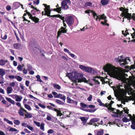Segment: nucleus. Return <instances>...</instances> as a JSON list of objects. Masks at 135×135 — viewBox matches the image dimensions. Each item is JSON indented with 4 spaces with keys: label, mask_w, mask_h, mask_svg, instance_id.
I'll use <instances>...</instances> for the list:
<instances>
[{
    "label": "nucleus",
    "mask_w": 135,
    "mask_h": 135,
    "mask_svg": "<svg viewBox=\"0 0 135 135\" xmlns=\"http://www.w3.org/2000/svg\"><path fill=\"white\" fill-rule=\"evenodd\" d=\"M103 69L111 77L119 80L122 79V75L120 71L111 65L107 64L103 67Z\"/></svg>",
    "instance_id": "1"
},
{
    "label": "nucleus",
    "mask_w": 135,
    "mask_h": 135,
    "mask_svg": "<svg viewBox=\"0 0 135 135\" xmlns=\"http://www.w3.org/2000/svg\"><path fill=\"white\" fill-rule=\"evenodd\" d=\"M67 76L76 85L77 82H84L89 84L90 85L93 86V84L89 83V80H87L83 76L82 74H79L77 71H75L72 73L68 74Z\"/></svg>",
    "instance_id": "2"
},
{
    "label": "nucleus",
    "mask_w": 135,
    "mask_h": 135,
    "mask_svg": "<svg viewBox=\"0 0 135 135\" xmlns=\"http://www.w3.org/2000/svg\"><path fill=\"white\" fill-rule=\"evenodd\" d=\"M122 56H122L118 57V58H115L114 60L116 62H119L120 66L122 67H123L125 65L128 64V62H130V60L129 57H126L123 59Z\"/></svg>",
    "instance_id": "3"
},
{
    "label": "nucleus",
    "mask_w": 135,
    "mask_h": 135,
    "mask_svg": "<svg viewBox=\"0 0 135 135\" xmlns=\"http://www.w3.org/2000/svg\"><path fill=\"white\" fill-rule=\"evenodd\" d=\"M129 117L130 119H128L127 118L124 117L122 119V121L125 122H129V121L131 120L132 124L131 126V128L134 129H135V115L133 114V116L130 114H128Z\"/></svg>",
    "instance_id": "4"
},
{
    "label": "nucleus",
    "mask_w": 135,
    "mask_h": 135,
    "mask_svg": "<svg viewBox=\"0 0 135 135\" xmlns=\"http://www.w3.org/2000/svg\"><path fill=\"white\" fill-rule=\"evenodd\" d=\"M43 5L44 6L45 8L44 9L45 13H44V12L42 11V15H47L48 17H57V15H50V14L51 13V10L50 9V7L49 6H47L46 4H44Z\"/></svg>",
    "instance_id": "5"
},
{
    "label": "nucleus",
    "mask_w": 135,
    "mask_h": 135,
    "mask_svg": "<svg viewBox=\"0 0 135 135\" xmlns=\"http://www.w3.org/2000/svg\"><path fill=\"white\" fill-rule=\"evenodd\" d=\"M79 68L83 71L87 72L94 73V70L90 67L86 66L83 65H79Z\"/></svg>",
    "instance_id": "6"
},
{
    "label": "nucleus",
    "mask_w": 135,
    "mask_h": 135,
    "mask_svg": "<svg viewBox=\"0 0 135 135\" xmlns=\"http://www.w3.org/2000/svg\"><path fill=\"white\" fill-rule=\"evenodd\" d=\"M91 12L92 13V15L94 19H96L97 21L99 20L100 21V19H105L106 18V16L104 14L101 15L97 16V13L93 11H91Z\"/></svg>",
    "instance_id": "7"
},
{
    "label": "nucleus",
    "mask_w": 135,
    "mask_h": 135,
    "mask_svg": "<svg viewBox=\"0 0 135 135\" xmlns=\"http://www.w3.org/2000/svg\"><path fill=\"white\" fill-rule=\"evenodd\" d=\"M65 20L66 23L69 26H72L74 23V18L71 16H67Z\"/></svg>",
    "instance_id": "8"
},
{
    "label": "nucleus",
    "mask_w": 135,
    "mask_h": 135,
    "mask_svg": "<svg viewBox=\"0 0 135 135\" xmlns=\"http://www.w3.org/2000/svg\"><path fill=\"white\" fill-rule=\"evenodd\" d=\"M67 103H72L75 105H76L77 104L78 102L77 101H75L71 99L69 97H67Z\"/></svg>",
    "instance_id": "9"
},
{
    "label": "nucleus",
    "mask_w": 135,
    "mask_h": 135,
    "mask_svg": "<svg viewBox=\"0 0 135 135\" xmlns=\"http://www.w3.org/2000/svg\"><path fill=\"white\" fill-rule=\"evenodd\" d=\"M60 29L61 30H59L57 32V37L59 36L62 33H65L66 32V30H65V28L62 27Z\"/></svg>",
    "instance_id": "10"
},
{
    "label": "nucleus",
    "mask_w": 135,
    "mask_h": 135,
    "mask_svg": "<svg viewBox=\"0 0 135 135\" xmlns=\"http://www.w3.org/2000/svg\"><path fill=\"white\" fill-rule=\"evenodd\" d=\"M27 111L23 108H20L19 110L18 113L22 117L24 116L25 113Z\"/></svg>",
    "instance_id": "11"
},
{
    "label": "nucleus",
    "mask_w": 135,
    "mask_h": 135,
    "mask_svg": "<svg viewBox=\"0 0 135 135\" xmlns=\"http://www.w3.org/2000/svg\"><path fill=\"white\" fill-rule=\"evenodd\" d=\"M123 16H124L125 18H127L128 20H130L132 17L131 14L128 12H123L122 13Z\"/></svg>",
    "instance_id": "12"
},
{
    "label": "nucleus",
    "mask_w": 135,
    "mask_h": 135,
    "mask_svg": "<svg viewBox=\"0 0 135 135\" xmlns=\"http://www.w3.org/2000/svg\"><path fill=\"white\" fill-rule=\"evenodd\" d=\"M61 7L64 9V10H66L69 8V6L65 2L63 1L61 3Z\"/></svg>",
    "instance_id": "13"
},
{
    "label": "nucleus",
    "mask_w": 135,
    "mask_h": 135,
    "mask_svg": "<svg viewBox=\"0 0 135 135\" xmlns=\"http://www.w3.org/2000/svg\"><path fill=\"white\" fill-rule=\"evenodd\" d=\"M110 112H112L113 113H114L115 114L118 115L120 113V110H119L116 109L112 108V109H110L109 110Z\"/></svg>",
    "instance_id": "14"
},
{
    "label": "nucleus",
    "mask_w": 135,
    "mask_h": 135,
    "mask_svg": "<svg viewBox=\"0 0 135 135\" xmlns=\"http://www.w3.org/2000/svg\"><path fill=\"white\" fill-rule=\"evenodd\" d=\"M123 110H122L121 111H120V113H119V114L118 115H122V114L124 113V112L125 113H126L127 114H128L129 113V110L127 109V108L126 107L124 108H123Z\"/></svg>",
    "instance_id": "15"
},
{
    "label": "nucleus",
    "mask_w": 135,
    "mask_h": 135,
    "mask_svg": "<svg viewBox=\"0 0 135 135\" xmlns=\"http://www.w3.org/2000/svg\"><path fill=\"white\" fill-rule=\"evenodd\" d=\"M57 96V98H60L64 101H65L66 99V97L64 95L59 93L58 94Z\"/></svg>",
    "instance_id": "16"
},
{
    "label": "nucleus",
    "mask_w": 135,
    "mask_h": 135,
    "mask_svg": "<svg viewBox=\"0 0 135 135\" xmlns=\"http://www.w3.org/2000/svg\"><path fill=\"white\" fill-rule=\"evenodd\" d=\"M6 74L5 70L2 69H0V75L1 76V78L2 80H3V76Z\"/></svg>",
    "instance_id": "17"
},
{
    "label": "nucleus",
    "mask_w": 135,
    "mask_h": 135,
    "mask_svg": "<svg viewBox=\"0 0 135 135\" xmlns=\"http://www.w3.org/2000/svg\"><path fill=\"white\" fill-rule=\"evenodd\" d=\"M109 1V0H101L100 3L103 6L107 5Z\"/></svg>",
    "instance_id": "18"
},
{
    "label": "nucleus",
    "mask_w": 135,
    "mask_h": 135,
    "mask_svg": "<svg viewBox=\"0 0 135 135\" xmlns=\"http://www.w3.org/2000/svg\"><path fill=\"white\" fill-rule=\"evenodd\" d=\"M80 119L83 122V123L84 125H85L87 122V119H86L85 117H80Z\"/></svg>",
    "instance_id": "19"
},
{
    "label": "nucleus",
    "mask_w": 135,
    "mask_h": 135,
    "mask_svg": "<svg viewBox=\"0 0 135 135\" xmlns=\"http://www.w3.org/2000/svg\"><path fill=\"white\" fill-rule=\"evenodd\" d=\"M20 4L18 2H16L14 3L13 4V6L15 9L19 7L20 5Z\"/></svg>",
    "instance_id": "20"
},
{
    "label": "nucleus",
    "mask_w": 135,
    "mask_h": 135,
    "mask_svg": "<svg viewBox=\"0 0 135 135\" xmlns=\"http://www.w3.org/2000/svg\"><path fill=\"white\" fill-rule=\"evenodd\" d=\"M6 98L7 100L10 103L13 105H14L15 104V101L11 98L7 97H6Z\"/></svg>",
    "instance_id": "21"
},
{
    "label": "nucleus",
    "mask_w": 135,
    "mask_h": 135,
    "mask_svg": "<svg viewBox=\"0 0 135 135\" xmlns=\"http://www.w3.org/2000/svg\"><path fill=\"white\" fill-rule=\"evenodd\" d=\"M7 62H8V61L7 60H5L3 59L1 60H0V65L3 66Z\"/></svg>",
    "instance_id": "22"
},
{
    "label": "nucleus",
    "mask_w": 135,
    "mask_h": 135,
    "mask_svg": "<svg viewBox=\"0 0 135 135\" xmlns=\"http://www.w3.org/2000/svg\"><path fill=\"white\" fill-rule=\"evenodd\" d=\"M13 90L12 88L11 87L9 86L7 88V93L8 94L11 93Z\"/></svg>",
    "instance_id": "23"
},
{
    "label": "nucleus",
    "mask_w": 135,
    "mask_h": 135,
    "mask_svg": "<svg viewBox=\"0 0 135 135\" xmlns=\"http://www.w3.org/2000/svg\"><path fill=\"white\" fill-rule=\"evenodd\" d=\"M22 98L23 97L22 96H19L17 95L15 100L16 102H20L21 101Z\"/></svg>",
    "instance_id": "24"
},
{
    "label": "nucleus",
    "mask_w": 135,
    "mask_h": 135,
    "mask_svg": "<svg viewBox=\"0 0 135 135\" xmlns=\"http://www.w3.org/2000/svg\"><path fill=\"white\" fill-rule=\"evenodd\" d=\"M99 120L98 118H96L91 119L90 121V123L91 124L94 123L95 122H98Z\"/></svg>",
    "instance_id": "25"
},
{
    "label": "nucleus",
    "mask_w": 135,
    "mask_h": 135,
    "mask_svg": "<svg viewBox=\"0 0 135 135\" xmlns=\"http://www.w3.org/2000/svg\"><path fill=\"white\" fill-rule=\"evenodd\" d=\"M80 106H81V109L83 110H84V109L86 108H88V105L85 104L83 103H80Z\"/></svg>",
    "instance_id": "26"
},
{
    "label": "nucleus",
    "mask_w": 135,
    "mask_h": 135,
    "mask_svg": "<svg viewBox=\"0 0 135 135\" xmlns=\"http://www.w3.org/2000/svg\"><path fill=\"white\" fill-rule=\"evenodd\" d=\"M21 46V45L20 43L15 44L13 45V46L15 48L17 49H19Z\"/></svg>",
    "instance_id": "27"
},
{
    "label": "nucleus",
    "mask_w": 135,
    "mask_h": 135,
    "mask_svg": "<svg viewBox=\"0 0 135 135\" xmlns=\"http://www.w3.org/2000/svg\"><path fill=\"white\" fill-rule=\"evenodd\" d=\"M26 114H25L26 117L27 118H31L32 117V115L31 114L28 113L26 111Z\"/></svg>",
    "instance_id": "28"
},
{
    "label": "nucleus",
    "mask_w": 135,
    "mask_h": 135,
    "mask_svg": "<svg viewBox=\"0 0 135 135\" xmlns=\"http://www.w3.org/2000/svg\"><path fill=\"white\" fill-rule=\"evenodd\" d=\"M103 130L102 129H100L97 133V135H103Z\"/></svg>",
    "instance_id": "29"
},
{
    "label": "nucleus",
    "mask_w": 135,
    "mask_h": 135,
    "mask_svg": "<svg viewBox=\"0 0 135 135\" xmlns=\"http://www.w3.org/2000/svg\"><path fill=\"white\" fill-rule=\"evenodd\" d=\"M31 19L33 21L35 22V23H37L39 22V19L36 17H32Z\"/></svg>",
    "instance_id": "30"
},
{
    "label": "nucleus",
    "mask_w": 135,
    "mask_h": 135,
    "mask_svg": "<svg viewBox=\"0 0 135 135\" xmlns=\"http://www.w3.org/2000/svg\"><path fill=\"white\" fill-rule=\"evenodd\" d=\"M53 10L54 11L57 12L59 13H61V8L57 7L56 8H54Z\"/></svg>",
    "instance_id": "31"
},
{
    "label": "nucleus",
    "mask_w": 135,
    "mask_h": 135,
    "mask_svg": "<svg viewBox=\"0 0 135 135\" xmlns=\"http://www.w3.org/2000/svg\"><path fill=\"white\" fill-rule=\"evenodd\" d=\"M24 106L25 108L29 110H31L32 109L31 108L30 105L28 104H24Z\"/></svg>",
    "instance_id": "32"
},
{
    "label": "nucleus",
    "mask_w": 135,
    "mask_h": 135,
    "mask_svg": "<svg viewBox=\"0 0 135 135\" xmlns=\"http://www.w3.org/2000/svg\"><path fill=\"white\" fill-rule=\"evenodd\" d=\"M45 125V124L44 123H42L40 127V129H41L43 131H45L44 129V126Z\"/></svg>",
    "instance_id": "33"
},
{
    "label": "nucleus",
    "mask_w": 135,
    "mask_h": 135,
    "mask_svg": "<svg viewBox=\"0 0 135 135\" xmlns=\"http://www.w3.org/2000/svg\"><path fill=\"white\" fill-rule=\"evenodd\" d=\"M55 89L59 90L61 89L60 86L59 85L56 84H54L53 85Z\"/></svg>",
    "instance_id": "34"
},
{
    "label": "nucleus",
    "mask_w": 135,
    "mask_h": 135,
    "mask_svg": "<svg viewBox=\"0 0 135 135\" xmlns=\"http://www.w3.org/2000/svg\"><path fill=\"white\" fill-rule=\"evenodd\" d=\"M39 113L40 115L42 117H44L45 115V113L42 111L40 110L39 112Z\"/></svg>",
    "instance_id": "35"
},
{
    "label": "nucleus",
    "mask_w": 135,
    "mask_h": 135,
    "mask_svg": "<svg viewBox=\"0 0 135 135\" xmlns=\"http://www.w3.org/2000/svg\"><path fill=\"white\" fill-rule=\"evenodd\" d=\"M3 120L4 121L7 122L8 123L12 125L13 124V122L12 121L9 120L6 118H4Z\"/></svg>",
    "instance_id": "36"
},
{
    "label": "nucleus",
    "mask_w": 135,
    "mask_h": 135,
    "mask_svg": "<svg viewBox=\"0 0 135 135\" xmlns=\"http://www.w3.org/2000/svg\"><path fill=\"white\" fill-rule=\"evenodd\" d=\"M97 102L99 103V105L100 106H104V104L102 103V101L100 99H97Z\"/></svg>",
    "instance_id": "37"
},
{
    "label": "nucleus",
    "mask_w": 135,
    "mask_h": 135,
    "mask_svg": "<svg viewBox=\"0 0 135 135\" xmlns=\"http://www.w3.org/2000/svg\"><path fill=\"white\" fill-rule=\"evenodd\" d=\"M56 102L59 104L63 105L64 104V103L62 101L59 99L56 100Z\"/></svg>",
    "instance_id": "38"
},
{
    "label": "nucleus",
    "mask_w": 135,
    "mask_h": 135,
    "mask_svg": "<svg viewBox=\"0 0 135 135\" xmlns=\"http://www.w3.org/2000/svg\"><path fill=\"white\" fill-rule=\"evenodd\" d=\"M36 77L37 79V81H39L40 82H42V80L40 79V76L39 75H37L36 76Z\"/></svg>",
    "instance_id": "39"
},
{
    "label": "nucleus",
    "mask_w": 135,
    "mask_h": 135,
    "mask_svg": "<svg viewBox=\"0 0 135 135\" xmlns=\"http://www.w3.org/2000/svg\"><path fill=\"white\" fill-rule=\"evenodd\" d=\"M15 78H16L19 81H20L22 80V78L19 76H16Z\"/></svg>",
    "instance_id": "40"
},
{
    "label": "nucleus",
    "mask_w": 135,
    "mask_h": 135,
    "mask_svg": "<svg viewBox=\"0 0 135 135\" xmlns=\"http://www.w3.org/2000/svg\"><path fill=\"white\" fill-rule=\"evenodd\" d=\"M114 103V102L111 100L109 104V106L110 107L108 108V110H109L110 109H112V104Z\"/></svg>",
    "instance_id": "41"
},
{
    "label": "nucleus",
    "mask_w": 135,
    "mask_h": 135,
    "mask_svg": "<svg viewBox=\"0 0 135 135\" xmlns=\"http://www.w3.org/2000/svg\"><path fill=\"white\" fill-rule=\"evenodd\" d=\"M10 129H9V131L10 132H16L17 131V129L15 128H12L11 127H9Z\"/></svg>",
    "instance_id": "42"
},
{
    "label": "nucleus",
    "mask_w": 135,
    "mask_h": 135,
    "mask_svg": "<svg viewBox=\"0 0 135 135\" xmlns=\"http://www.w3.org/2000/svg\"><path fill=\"white\" fill-rule=\"evenodd\" d=\"M14 123L16 125H19L20 123V121L18 120H15L14 121Z\"/></svg>",
    "instance_id": "43"
},
{
    "label": "nucleus",
    "mask_w": 135,
    "mask_h": 135,
    "mask_svg": "<svg viewBox=\"0 0 135 135\" xmlns=\"http://www.w3.org/2000/svg\"><path fill=\"white\" fill-rule=\"evenodd\" d=\"M17 69L19 71H21L22 70V66L21 65H19L17 67Z\"/></svg>",
    "instance_id": "44"
},
{
    "label": "nucleus",
    "mask_w": 135,
    "mask_h": 135,
    "mask_svg": "<svg viewBox=\"0 0 135 135\" xmlns=\"http://www.w3.org/2000/svg\"><path fill=\"white\" fill-rule=\"evenodd\" d=\"M85 5L87 6L91 7L92 6V3L89 2H87L85 3Z\"/></svg>",
    "instance_id": "45"
},
{
    "label": "nucleus",
    "mask_w": 135,
    "mask_h": 135,
    "mask_svg": "<svg viewBox=\"0 0 135 135\" xmlns=\"http://www.w3.org/2000/svg\"><path fill=\"white\" fill-rule=\"evenodd\" d=\"M52 94L53 95L55 98H57V97L58 96V94L55 92L53 91L52 93Z\"/></svg>",
    "instance_id": "46"
},
{
    "label": "nucleus",
    "mask_w": 135,
    "mask_h": 135,
    "mask_svg": "<svg viewBox=\"0 0 135 135\" xmlns=\"http://www.w3.org/2000/svg\"><path fill=\"white\" fill-rule=\"evenodd\" d=\"M34 123L38 127H40V126L41 124L39 122H37L36 121H34Z\"/></svg>",
    "instance_id": "47"
},
{
    "label": "nucleus",
    "mask_w": 135,
    "mask_h": 135,
    "mask_svg": "<svg viewBox=\"0 0 135 135\" xmlns=\"http://www.w3.org/2000/svg\"><path fill=\"white\" fill-rule=\"evenodd\" d=\"M54 132V131L52 129H50L48 131L47 133L48 134H51L53 133Z\"/></svg>",
    "instance_id": "48"
},
{
    "label": "nucleus",
    "mask_w": 135,
    "mask_h": 135,
    "mask_svg": "<svg viewBox=\"0 0 135 135\" xmlns=\"http://www.w3.org/2000/svg\"><path fill=\"white\" fill-rule=\"evenodd\" d=\"M27 68L28 70H31L32 69V66L30 64H28L27 65Z\"/></svg>",
    "instance_id": "49"
},
{
    "label": "nucleus",
    "mask_w": 135,
    "mask_h": 135,
    "mask_svg": "<svg viewBox=\"0 0 135 135\" xmlns=\"http://www.w3.org/2000/svg\"><path fill=\"white\" fill-rule=\"evenodd\" d=\"M56 113H57V116H61L62 115V113L59 110L58 111V112H57Z\"/></svg>",
    "instance_id": "50"
},
{
    "label": "nucleus",
    "mask_w": 135,
    "mask_h": 135,
    "mask_svg": "<svg viewBox=\"0 0 135 135\" xmlns=\"http://www.w3.org/2000/svg\"><path fill=\"white\" fill-rule=\"evenodd\" d=\"M38 105L42 108L44 109L45 108V106L44 104H42L41 103L38 104Z\"/></svg>",
    "instance_id": "51"
},
{
    "label": "nucleus",
    "mask_w": 135,
    "mask_h": 135,
    "mask_svg": "<svg viewBox=\"0 0 135 135\" xmlns=\"http://www.w3.org/2000/svg\"><path fill=\"white\" fill-rule=\"evenodd\" d=\"M72 57V58L75 59L77 57L76 56H75V55L72 53H71L70 52V54H69Z\"/></svg>",
    "instance_id": "52"
},
{
    "label": "nucleus",
    "mask_w": 135,
    "mask_h": 135,
    "mask_svg": "<svg viewBox=\"0 0 135 135\" xmlns=\"http://www.w3.org/2000/svg\"><path fill=\"white\" fill-rule=\"evenodd\" d=\"M27 128L31 131H32L33 129V128L28 125H27Z\"/></svg>",
    "instance_id": "53"
},
{
    "label": "nucleus",
    "mask_w": 135,
    "mask_h": 135,
    "mask_svg": "<svg viewBox=\"0 0 135 135\" xmlns=\"http://www.w3.org/2000/svg\"><path fill=\"white\" fill-rule=\"evenodd\" d=\"M92 98V96L91 95H90L87 98V100L89 101H91V100Z\"/></svg>",
    "instance_id": "54"
},
{
    "label": "nucleus",
    "mask_w": 135,
    "mask_h": 135,
    "mask_svg": "<svg viewBox=\"0 0 135 135\" xmlns=\"http://www.w3.org/2000/svg\"><path fill=\"white\" fill-rule=\"evenodd\" d=\"M1 38L3 40H6L7 38V36L5 34L3 36H1Z\"/></svg>",
    "instance_id": "55"
},
{
    "label": "nucleus",
    "mask_w": 135,
    "mask_h": 135,
    "mask_svg": "<svg viewBox=\"0 0 135 135\" xmlns=\"http://www.w3.org/2000/svg\"><path fill=\"white\" fill-rule=\"evenodd\" d=\"M64 51L65 52L68 53L69 54L70 52L66 48H65L64 49Z\"/></svg>",
    "instance_id": "56"
},
{
    "label": "nucleus",
    "mask_w": 135,
    "mask_h": 135,
    "mask_svg": "<svg viewBox=\"0 0 135 135\" xmlns=\"http://www.w3.org/2000/svg\"><path fill=\"white\" fill-rule=\"evenodd\" d=\"M40 1L39 0H36L33 1V3L38 5Z\"/></svg>",
    "instance_id": "57"
},
{
    "label": "nucleus",
    "mask_w": 135,
    "mask_h": 135,
    "mask_svg": "<svg viewBox=\"0 0 135 135\" xmlns=\"http://www.w3.org/2000/svg\"><path fill=\"white\" fill-rule=\"evenodd\" d=\"M16 105L18 107L21 108H22L21 107V104L20 103V102H17L16 103Z\"/></svg>",
    "instance_id": "58"
},
{
    "label": "nucleus",
    "mask_w": 135,
    "mask_h": 135,
    "mask_svg": "<svg viewBox=\"0 0 135 135\" xmlns=\"http://www.w3.org/2000/svg\"><path fill=\"white\" fill-rule=\"evenodd\" d=\"M15 82H13L12 83H10L9 84V85L11 86L14 87L15 86Z\"/></svg>",
    "instance_id": "59"
},
{
    "label": "nucleus",
    "mask_w": 135,
    "mask_h": 135,
    "mask_svg": "<svg viewBox=\"0 0 135 135\" xmlns=\"http://www.w3.org/2000/svg\"><path fill=\"white\" fill-rule=\"evenodd\" d=\"M6 9L7 11H9L11 9V7L10 6L8 5L6 7Z\"/></svg>",
    "instance_id": "60"
},
{
    "label": "nucleus",
    "mask_w": 135,
    "mask_h": 135,
    "mask_svg": "<svg viewBox=\"0 0 135 135\" xmlns=\"http://www.w3.org/2000/svg\"><path fill=\"white\" fill-rule=\"evenodd\" d=\"M109 104L108 103H106L105 104H104V106H102L104 107H107V109H108V108L110 107L109 106Z\"/></svg>",
    "instance_id": "61"
},
{
    "label": "nucleus",
    "mask_w": 135,
    "mask_h": 135,
    "mask_svg": "<svg viewBox=\"0 0 135 135\" xmlns=\"http://www.w3.org/2000/svg\"><path fill=\"white\" fill-rule=\"evenodd\" d=\"M46 119L48 120H51V117L49 115H47Z\"/></svg>",
    "instance_id": "62"
},
{
    "label": "nucleus",
    "mask_w": 135,
    "mask_h": 135,
    "mask_svg": "<svg viewBox=\"0 0 135 135\" xmlns=\"http://www.w3.org/2000/svg\"><path fill=\"white\" fill-rule=\"evenodd\" d=\"M8 77L11 79H13L15 78V76L14 75H9L8 76Z\"/></svg>",
    "instance_id": "63"
},
{
    "label": "nucleus",
    "mask_w": 135,
    "mask_h": 135,
    "mask_svg": "<svg viewBox=\"0 0 135 135\" xmlns=\"http://www.w3.org/2000/svg\"><path fill=\"white\" fill-rule=\"evenodd\" d=\"M17 94H12L11 95V97L13 99H16Z\"/></svg>",
    "instance_id": "64"
}]
</instances>
